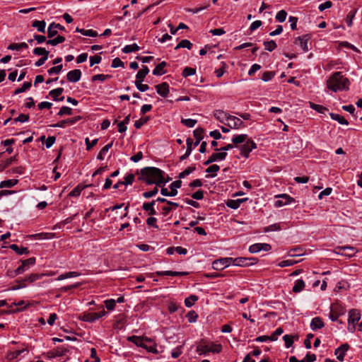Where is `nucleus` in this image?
Wrapping results in <instances>:
<instances>
[{"label": "nucleus", "mask_w": 362, "mask_h": 362, "mask_svg": "<svg viewBox=\"0 0 362 362\" xmlns=\"http://www.w3.org/2000/svg\"><path fill=\"white\" fill-rule=\"evenodd\" d=\"M164 176L165 172L158 168L145 167L141 170L140 179L148 185L155 184L158 187H163L168 182Z\"/></svg>", "instance_id": "f257e3e1"}, {"label": "nucleus", "mask_w": 362, "mask_h": 362, "mask_svg": "<svg viewBox=\"0 0 362 362\" xmlns=\"http://www.w3.org/2000/svg\"><path fill=\"white\" fill-rule=\"evenodd\" d=\"M349 80L342 75L341 72L334 73L327 81V87L334 92L349 89Z\"/></svg>", "instance_id": "f03ea898"}, {"label": "nucleus", "mask_w": 362, "mask_h": 362, "mask_svg": "<svg viewBox=\"0 0 362 362\" xmlns=\"http://www.w3.org/2000/svg\"><path fill=\"white\" fill-rule=\"evenodd\" d=\"M127 340L129 341L134 343L137 346L141 347V348L147 350L148 352L157 353V349L155 346H148L145 344L146 341H148V342L151 341V339L146 337H139V336L132 335V336L128 337Z\"/></svg>", "instance_id": "7ed1b4c3"}, {"label": "nucleus", "mask_w": 362, "mask_h": 362, "mask_svg": "<svg viewBox=\"0 0 362 362\" xmlns=\"http://www.w3.org/2000/svg\"><path fill=\"white\" fill-rule=\"evenodd\" d=\"M221 351V344H206L201 342L197 347V352L199 355H205L207 353L212 352L214 354H218Z\"/></svg>", "instance_id": "20e7f679"}, {"label": "nucleus", "mask_w": 362, "mask_h": 362, "mask_svg": "<svg viewBox=\"0 0 362 362\" xmlns=\"http://www.w3.org/2000/svg\"><path fill=\"white\" fill-rule=\"evenodd\" d=\"M240 154L247 158L249 157L250 153L253 150L257 148V144L254 142V141L248 138L247 140L242 145L239 146Z\"/></svg>", "instance_id": "39448f33"}, {"label": "nucleus", "mask_w": 362, "mask_h": 362, "mask_svg": "<svg viewBox=\"0 0 362 362\" xmlns=\"http://www.w3.org/2000/svg\"><path fill=\"white\" fill-rule=\"evenodd\" d=\"M35 263V257H30L23 261H21V265L13 271V275H12V276H16L21 274H23L24 272L27 271L30 268V267L34 265Z\"/></svg>", "instance_id": "423d86ee"}, {"label": "nucleus", "mask_w": 362, "mask_h": 362, "mask_svg": "<svg viewBox=\"0 0 362 362\" xmlns=\"http://www.w3.org/2000/svg\"><path fill=\"white\" fill-rule=\"evenodd\" d=\"M257 262V259L255 257H237L233 258L232 264L238 267H247L252 265Z\"/></svg>", "instance_id": "0eeeda50"}, {"label": "nucleus", "mask_w": 362, "mask_h": 362, "mask_svg": "<svg viewBox=\"0 0 362 362\" xmlns=\"http://www.w3.org/2000/svg\"><path fill=\"white\" fill-rule=\"evenodd\" d=\"M105 315L106 312L103 309L99 313H83L81 315L80 319L84 322H93Z\"/></svg>", "instance_id": "6e6552de"}, {"label": "nucleus", "mask_w": 362, "mask_h": 362, "mask_svg": "<svg viewBox=\"0 0 362 362\" xmlns=\"http://www.w3.org/2000/svg\"><path fill=\"white\" fill-rule=\"evenodd\" d=\"M233 257H224L216 259L212 262V268L215 270H222L232 264Z\"/></svg>", "instance_id": "1a4fd4ad"}, {"label": "nucleus", "mask_w": 362, "mask_h": 362, "mask_svg": "<svg viewBox=\"0 0 362 362\" xmlns=\"http://www.w3.org/2000/svg\"><path fill=\"white\" fill-rule=\"evenodd\" d=\"M361 318L360 313L354 309L349 311L348 323L349 325V330L351 332L355 330V323L358 322Z\"/></svg>", "instance_id": "9d476101"}, {"label": "nucleus", "mask_w": 362, "mask_h": 362, "mask_svg": "<svg viewBox=\"0 0 362 362\" xmlns=\"http://www.w3.org/2000/svg\"><path fill=\"white\" fill-rule=\"evenodd\" d=\"M276 198H281V199L276 200L274 202L275 207H281L295 202L294 199L287 194H278Z\"/></svg>", "instance_id": "9b49d317"}, {"label": "nucleus", "mask_w": 362, "mask_h": 362, "mask_svg": "<svg viewBox=\"0 0 362 362\" xmlns=\"http://www.w3.org/2000/svg\"><path fill=\"white\" fill-rule=\"evenodd\" d=\"M62 30V31H65V28L59 24V23H56L54 22H52V23L49 24L48 28H47V37L49 38H52L54 37V36H56L58 33L57 30Z\"/></svg>", "instance_id": "f8f14e48"}, {"label": "nucleus", "mask_w": 362, "mask_h": 362, "mask_svg": "<svg viewBox=\"0 0 362 362\" xmlns=\"http://www.w3.org/2000/svg\"><path fill=\"white\" fill-rule=\"evenodd\" d=\"M229 119L228 122H227L226 125L231 129H238L240 127H245V123L238 117L233 115H229L228 117Z\"/></svg>", "instance_id": "ddd939ff"}, {"label": "nucleus", "mask_w": 362, "mask_h": 362, "mask_svg": "<svg viewBox=\"0 0 362 362\" xmlns=\"http://www.w3.org/2000/svg\"><path fill=\"white\" fill-rule=\"evenodd\" d=\"M349 344L347 343H344L335 349L334 355L337 356V358L339 361H343L344 360L346 353L349 349Z\"/></svg>", "instance_id": "4468645a"}, {"label": "nucleus", "mask_w": 362, "mask_h": 362, "mask_svg": "<svg viewBox=\"0 0 362 362\" xmlns=\"http://www.w3.org/2000/svg\"><path fill=\"white\" fill-rule=\"evenodd\" d=\"M10 236L11 233L8 232L0 237L1 240L4 241V243L2 244L1 249H28L27 247H23V245L18 246L16 244H8L7 242H6V240Z\"/></svg>", "instance_id": "2eb2a0df"}, {"label": "nucleus", "mask_w": 362, "mask_h": 362, "mask_svg": "<svg viewBox=\"0 0 362 362\" xmlns=\"http://www.w3.org/2000/svg\"><path fill=\"white\" fill-rule=\"evenodd\" d=\"M227 155H228V153L226 152L214 153L208 158V160L204 163V165H209L214 162L218 161V160H223L226 159Z\"/></svg>", "instance_id": "dca6fc26"}, {"label": "nucleus", "mask_w": 362, "mask_h": 362, "mask_svg": "<svg viewBox=\"0 0 362 362\" xmlns=\"http://www.w3.org/2000/svg\"><path fill=\"white\" fill-rule=\"evenodd\" d=\"M303 255H305V253L291 254V255H289V257H290L289 259L280 262L278 265L281 267H285L293 265L300 262V260L294 259V257H300Z\"/></svg>", "instance_id": "f3484780"}, {"label": "nucleus", "mask_w": 362, "mask_h": 362, "mask_svg": "<svg viewBox=\"0 0 362 362\" xmlns=\"http://www.w3.org/2000/svg\"><path fill=\"white\" fill-rule=\"evenodd\" d=\"M81 77V71L79 69H74L69 71L66 74L67 80L71 83L78 82Z\"/></svg>", "instance_id": "a211bd4d"}, {"label": "nucleus", "mask_w": 362, "mask_h": 362, "mask_svg": "<svg viewBox=\"0 0 362 362\" xmlns=\"http://www.w3.org/2000/svg\"><path fill=\"white\" fill-rule=\"evenodd\" d=\"M156 201H151L150 202H144L142 205V209L147 213L148 216H155L158 213L154 208Z\"/></svg>", "instance_id": "6ab92c4d"}, {"label": "nucleus", "mask_w": 362, "mask_h": 362, "mask_svg": "<svg viewBox=\"0 0 362 362\" xmlns=\"http://www.w3.org/2000/svg\"><path fill=\"white\" fill-rule=\"evenodd\" d=\"M310 39V36L308 34L303 35V36L298 37L295 40V44H298V40H300V46L303 52L308 51V42Z\"/></svg>", "instance_id": "aec40b11"}, {"label": "nucleus", "mask_w": 362, "mask_h": 362, "mask_svg": "<svg viewBox=\"0 0 362 362\" xmlns=\"http://www.w3.org/2000/svg\"><path fill=\"white\" fill-rule=\"evenodd\" d=\"M158 94L160 96L165 98L169 93V85L166 82H163L160 84L155 86Z\"/></svg>", "instance_id": "412c9836"}, {"label": "nucleus", "mask_w": 362, "mask_h": 362, "mask_svg": "<svg viewBox=\"0 0 362 362\" xmlns=\"http://www.w3.org/2000/svg\"><path fill=\"white\" fill-rule=\"evenodd\" d=\"M214 115L216 119H218L220 122L226 125L227 122H228L229 119L228 118L230 115H228L226 112L217 110L214 112Z\"/></svg>", "instance_id": "4be33fe9"}, {"label": "nucleus", "mask_w": 362, "mask_h": 362, "mask_svg": "<svg viewBox=\"0 0 362 362\" xmlns=\"http://www.w3.org/2000/svg\"><path fill=\"white\" fill-rule=\"evenodd\" d=\"M247 134H235L232 138V142L235 147H238L243 144L248 139Z\"/></svg>", "instance_id": "5701e85b"}, {"label": "nucleus", "mask_w": 362, "mask_h": 362, "mask_svg": "<svg viewBox=\"0 0 362 362\" xmlns=\"http://www.w3.org/2000/svg\"><path fill=\"white\" fill-rule=\"evenodd\" d=\"M54 274V272H50L48 274H31L29 276H28L26 278L23 279L24 281H28L30 283H33L36 280L42 279L44 276H52Z\"/></svg>", "instance_id": "b1692460"}, {"label": "nucleus", "mask_w": 362, "mask_h": 362, "mask_svg": "<svg viewBox=\"0 0 362 362\" xmlns=\"http://www.w3.org/2000/svg\"><path fill=\"white\" fill-rule=\"evenodd\" d=\"M157 276H183L189 274L187 272H173V271H164V272H156L155 273Z\"/></svg>", "instance_id": "393cba45"}, {"label": "nucleus", "mask_w": 362, "mask_h": 362, "mask_svg": "<svg viewBox=\"0 0 362 362\" xmlns=\"http://www.w3.org/2000/svg\"><path fill=\"white\" fill-rule=\"evenodd\" d=\"M325 326L324 322L320 317H315L312 319L310 322L311 329L315 331L318 329H321Z\"/></svg>", "instance_id": "a878e982"}, {"label": "nucleus", "mask_w": 362, "mask_h": 362, "mask_svg": "<svg viewBox=\"0 0 362 362\" xmlns=\"http://www.w3.org/2000/svg\"><path fill=\"white\" fill-rule=\"evenodd\" d=\"M204 133V129L201 127H199V128L196 129L195 130H194L193 134L196 139V141L194 143H193V144H192V145H194V147H196L197 146L199 145V144L200 143V141H202V139L204 137V136H203Z\"/></svg>", "instance_id": "bb28decb"}, {"label": "nucleus", "mask_w": 362, "mask_h": 362, "mask_svg": "<svg viewBox=\"0 0 362 362\" xmlns=\"http://www.w3.org/2000/svg\"><path fill=\"white\" fill-rule=\"evenodd\" d=\"M186 143H187V149H185L186 152L184 155H182L180 158V161L185 160L191 154L192 148H192L193 141L191 138H187Z\"/></svg>", "instance_id": "cd10ccee"}, {"label": "nucleus", "mask_w": 362, "mask_h": 362, "mask_svg": "<svg viewBox=\"0 0 362 362\" xmlns=\"http://www.w3.org/2000/svg\"><path fill=\"white\" fill-rule=\"evenodd\" d=\"M149 73V69L147 66H142L141 69H140L136 75V81H144V78Z\"/></svg>", "instance_id": "c85d7f7f"}, {"label": "nucleus", "mask_w": 362, "mask_h": 362, "mask_svg": "<svg viewBox=\"0 0 362 362\" xmlns=\"http://www.w3.org/2000/svg\"><path fill=\"white\" fill-rule=\"evenodd\" d=\"M32 26L37 28V31L40 33H45L46 22L45 21L35 20L33 22Z\"/></svg>", "instance_id": "c756f323"}, {"label": "nucleus", "mask_w": 362, "mask_h": 362, "mask_svg": "<svg viewBox=\"0 0 362 362\" xmlns=\"http://www.w3.org/2000/svg\"><path fill=\"white\" fill-rule=\"evenodd\" d=\"M167 66V63L165 62H162L158 64L156 68L153 70V74L155 76H161L166 73L163 69Z\"/></svg>", "instance_id": "7c9ffc66"}, {"label": "nucleus", "mask_w": 362, "mask_h": 362, "mask_svg": "<svg viewBox=\"0 0 362 362\" xmlns=\"http://www.w3.org/2000/svg\"><path fill=\"white\" fill-rule=\"evenodd\" d=\"M181 185L182 181L180 180L173 182L169 186L170 189V194L173 197L176 196L178 193L177 189L181 187Z\"/></svg>", "instance_id": "2f4dec72"}, {"label": "nucleus", "mask_w": 362, "mask_h": 362, "mask_svg": "<svg viewBox=\"0 0 362 362\" xmlns=\"http://www.w3.org/2000/svg\"><path fill=\"white\" fill-rule=\"evenodd\" d=\"M220 170L219 165L216 164H213L206 168V172L207 173H211V175H207L206 177H214L216 175V173Z\"/></svg>", "instance_id": "473e14b6"}, {"label": "nucleus", "mask_w": 362, "mask_h": 362, "mask_svg": "<svg viewBox=\"0 0 362 362\" xmlns=\"http://www.w3.org/2000/svg\"><path fill=\"white\" fill-rule=\"evenodd\" d=\"M329 115L333 120L337 121L341 124L347 125L349 124L348 121L339 114L331 112Z\"/></svg>", "instance_id": "72a5a7b5"}, {"label": "nucleus", "mask_w": 362, "mask_h": 362, "mask_svg": "<svg viewBox=\"0 0 362 362\" xmlns=\"http://www.w3.org/2000/svg\"><path fill=\"white\" fill-rule=\"evenodd\" d=\"M113 144V141H111L108 144L105 145L98 154L97 158L98 160H103L104 159V156L106 153L112 148Z\"/></svg>", "instance_id": "f704fd0d"}, {"label": "nucleus", "mask_w": 362, "mask_h": 362, "mask_svg": "<svg viewBox=\"0 0 362 362\" xmlns=\"http://www.w3.org/2000/svg\"><path fill=\"white\" fill-rule=\"evenodd\" d=\"M76 32L80 33L83 35L90 37H97L98 33L93 30H85L83 28H76Z\"/></svg>", "instance_id": "c9c22d12"}, {"label": "nucleus", "mask_w": 362, "mask_h": 362, "mask_svg": "<svg viewBox=\"0 0 362 362\" xmlns=\"http://www.w3.org/2000/svg\"><path fill=\"white\" fill-rule=\"evenodd\" d=\"M64 92L63 88H57L49 91V95L52 98L54 101H58V98Z\"/></svg>", "instance_id": "e433bc0d"}, {"label": "nucleus", "mask_w": 362, "mask_h": 362, "mask_svg": "<svg viewBox=\"0 0 362 362\" xmlns=\"http://www.w3.org/2000/svg\"><path fill=\"white\" fill-rule=\"evenodd\" d=\"M304 287H305L304 281L302 279H298L295 281V284H294L292 290L294 293H299L301 291H303Z\"/></svg>", "instance_id": "4c0bfd02"}, {"label": "nucleus", "mask_w": 362, "mask_h": 362, "mask_svg": "<svg viewBox=\"0 0 362 362\" xmlns=\"http://www.w3.org/2000/svg\"><path fill=\"white\" fill-rule=\"evenodd\" d=\"M193 45L188 40H182L175 47V49H178L180 48H187L188 49H191Z\"/></svg>", "instance_id": "58836bf2"}, {"label": "nucleus", "mask_w": 362, "mask_h": 362, "mask_svg": "<svg viewBox=\"0 0 362 362\" xmlns=\"http://www.w3.org/2000/svg\"><path fill=\"white\" fill-rule=\"evenodd\" d=\"M309 106L311 109L318 112L319 113L324 114L328 111V109L322 105L315 104L314 103L309 102Z\"/></svg>", "instance_id": "ea45409f"}, {"label": "nucleus", "mask_w": 362, "mask_h": 362, "mask_svg": "<svg viewBox=\"0 0 362 362\" xmlns=\"http://www.w3.org/2000/svg\"><path fill=\"white\" fill-rule=\"evenodd\" d=\"M140 49V47L137 44L134 43L132 45H127L122 49L124 53H130L133 52H137Z\"/></svg>", "instance_id": "a19ab883"}, {"label": "nucleus", "mask_w": 362, "mask_h": 362, "mask_svg": "<svg viewBox=\"0 0 362 362\" xmlns=\"http://www.w3.org/2000/svg\"><path fill=\"white\" fill-rule=\"evenodd\" d=\"M64 41H65V37L64 36L58 35L57 37H55L54 39L49 38V40H48L47 41V44L51 45L52 46H56L59 43L64 42Z\"/></svg>", "instance_id": "79ce46f5"}, {"label": "nucleus", "mask_w": 362, "mask_h": 362, "mask_svg": "<svg viewBox=\"0 0 362 362\" xmlns=\"http://www.w3.org/2000/svg\"><path fill=\"white\" fill-rule=\"evenodd\" d=\"M18 180H16V179L6 180L2 181L0 183V188H4V187L11 188V187H13L14 185H16L18 183Z\"/></svg>", "instance_id": "37998d69"}, {"label": "nucleus", "mask_w": 362, "mask_h": 362, "mask_svg": "<svg viewBox=\"0 0 362 362\" xmlns=\"http://www.w3.org/2000/svg\"><path fill=\"white\" fill-rule=\"evenodd\" d=\"M28 47V44L25 42H21L19 44L11 43L8 47V49L19 51L21 49H27Z\"/></svg>", "instance_id": "c03bdc74"}, {"label": "nucleus", "mask_w": 362, "mask_h": 362, "mask_svg": "<svg viewBox=\"0 0 362 362\" xmlns=\"http://www.w3.org/2000/svg\"><path fill=\"white\" fill-rule=\"evenodd\" d=\"M31 86H32V83L30 81L24 82L22 87L17 88L14 91V94L17 95V94L23 93V92L26 91L27 90H28L31 87Z\"/></svg>", "instance_id": "a18cd8bd"}, {"label": "nucleus", "mask_w": 362, "mask_h": 362, "mask_svg": "<svg viewBox=\"0 0 362 362\" xmlns=\"http://www.w3.org/2000/svg\"><path fill=\"white\" fill-rule=\"evenodd\" d=\"M263 45L265 47V49L269 52H272L274 49H276L277 46L276 43L273 40H271L269 41H264Z\"/></svg>", "instance_id": "49530a36"}, {"label": "nucleus", "mask_w": 362, "mask_h": 362, "mask_svg": "<svg viewBox=\"0 0 362 362\" xmlns=\"http://www.w3.org/2000/svg\"><path fill=\"white\" fill-rule=\"evenodd\" d=\"M356 9H353L348 13V14L346 17V23L349 27H351L352 25V21L356 15Z\"/></svg>", "instance_id": "de8ad7c7"}, {"label": "nucleus", "mask_w": 362, "mask_h": 362, "mask_svg": "<svg viewBox=\"0 0 362 362\" xmlns=\"http://www.w3.org/2000/svg\"><path fill=\"white\" fill-rule=\"evenodd\" d=\"M198 300V297L195 295H191L189 297L185 298V305L187 308L193 305L194 303Z\"/></svg>", "instance_id": "09e8293b"}, {"label": "nucleus", "mask_w": 362, "mask_h": 362, "mask_svg": "<svg viewBox=\"0 0 362 362\" xmlns=\"http://www.w3.org/2000/svg\"><path fill=\"white\" fill-rule=\"evenodd\" d=\"M196 74V69L192 67H185L182 71V76L186 78L190 76H193Z\"/></svg>", "instance_id": "8fccbe9b"}, {"label": "nucleus", "mask_w": 362, "mask_h": 362, "mask_svg": "<svg viewBox=\"0 0 362 362\" xmlns=\"http://www.w3.org/2000/svg\"><path fill=\"white\" fill-rule=\"evenodd\" d=\"M85 187L81 186V185H78L75 187L69 193L70 197H78L81 194V191L84 189Z\"/></svg>", "instance_id": "3c124183"}, {"label": "nucleus", "mask_w": 362, "mask_h": 362, "mask_svg": "<svg viewBox=\"0 0 362 362\" xmlns=\"http://www.w3.org/2000/svg\"><path fill=\"white\" fill-rule=\"evenodd\" d=\"M73 114V110L71 107L67 106H63L61 107L60 110L57 113V115L62 117L64 115H71Z\"/></svg>", "instance_id": "603ef678"}, {"label": "nucleus", "mask_w": 362, "mask_h": 362, "mask_svg": "<svg viewBox=\"0 0 362 362\" xmlns=\"http://www.w3.org/2000/svg\"><path fill=\"white\" fill-rule=\"evenodd\" d=\"M196 169L195 166H190L186 168L184 171L180 173L178 175L179 179L185 178L186 176L189 175L190 173H192L193 171H194Z\"/></svg>", "instance_id": "864d4df0"}, {"label": "nucleus", "mask_w": 362, "mask_h": 362, "mask_svg": "<svg viewBox=\"0 0 362 362\" xmlns=\"http://www.w3.org/2000/svg\"><path fill=\"white\" fill-rule=\"evenodd\" d=\"M149 119L150 117L148 116L142 117L135 122L134 126L136 129H140L144 124H146Z\"/></svg>", "instance_id": "5fc2aeb1"}, {"label": "nucleus", "mask_w": 362, "mask_h": 362, "mask_svg": "<svg viewBox=\"0 0 362 362\" xmlns=\"http://www.w3.org/2000/svg\"><path fill=\"white\" fill-rule=\"evenodd\" d=\"M62 64H59L48 69L47 73L49 76H52L53 74H59L62 71Z\"/></svg>", "instance_id": "6e6d98bb"}, {"label": "nucleus", "mask_w": 362, "mask_h": 362, "mask_svg": "<svg viewBox=\"0 0 362 362\" xmlns=\"http://www.w3.org/2000/svg\"><path fill=\"white\" fill-rule=\"evenodd\" d=\"M287 16V13L284 10L279 11L276 15V20L280 23L285 21Z\"/></svg>", "instance_id": "4d7b16f0"}, {"label": "nucleus", "mask_w": 362, "mask_h": 362, "mask_svg": "<svg viewBox=\"0 0 362 362\" xmlns=\"http://www.w3.org/2000/svg\"><path fill=\"white\" fill-rule=\"evenodd\" d=\"M33 54L37 56L49 55V52L44 47H35Z\"/></svg>", "instance_id": "13d9d810"}, {"label": "nucleus", "mask_w": 362, "mask_h": 362, "mask_svg": "<svg viewBox=\"0 0 362 362\" xmlns=\"http://www.w3.org/2000/svg\"><path fill=\"white\" fill-rule=\"evenodd\" d=\"M158 192V186H156V187H154L152 190L149 191V192H145L143 193V197L146 199H149V198H151L154 196H156Z\"/></svg>", "instance_id": "bf43d9fd"}, {"label": "nucleus", "mask_w": 362, "mask_h": 362, "mask_svg": "<svg viewBox=\"0 0 362 362\" xmlns=\"http://www.w3.org/2000/svg\"><path fill=\"white\" fill-rule=\"evenodd\" d=\"M197 121L193 119H182L181 123L187 127H194Z\"/></svg>", "instance_id": "052dcab7"}, {"label": "nucleus", "mask_w": 362, "mask_h": 362, "mask_svg": "<svg viewBox=\"0 0 362 362\" xmlns=\"http://www.w3.org/2000/svg\"><path fill=\"white\" fill-rule=\"evenodd\" d=\"M104 303L108 310H113L116 305V300L114 299H107L105 300Z\"/></svg>", "instance_id": "680f3d73"}, {"label": "nucleus", "mask_w": 362, "mask_h": 362, "mask_svg": "<svg viewBox=\"0 0 362 362\" xmlns=\"http://www.w3.org/2000/svg\"><path fill=\"white\" fill-rule=\"evenodd\" d=\"M143 81H135L134 83L136 87V88L140 90L141 92H144L148 90L149 86L146 84H143Z\"/></svg>", "instance_id": "e2e57ef3"}, {"label": "nucleus", "mask_w": 362, "mask_h": 362, "mask_svg": "<svg viewBox=\"0 0 362 362\" xmlns=\"http://www.w3.org/2000/svg\"><path fill=\"white\" fill-rule=\"evenodd\" d=\"M283 339L284 340L286 348H289L292 346L293 343V337L292 335L286 334L283 337Z\"/></svg>", "instance_id": "0e129e2a"}, {"label": "nucleus", "mask_w": 362, "mask_h": 362, "mask_svg": "<svg viewBox=\"0 0 362 362\" xmlns=\"http://www.w3.org/2000/svg\"><path fill=\"white\" fill-rule=\"evenodd\" d=\"M274 76H275V72L274 71H265L262 74V81H264L265 82H267V81L272 80V78Z\"/></svg>", "instance_id": "69168bd1"}, {"label": "nucleus", "mask_w": 362, "mask_h": 362, "mask_svg": "<svg viewBox=\"0 0 362 362\" xmlns=\"http://www.w3.org/2000/svg\"><path fill=\"white\" fill-rule=\"evenodd\" d=\"M262 21H259V20L255 21L253 23H252V24L250 25V26L249 28L248 34H251L254 30H255L256 29L259 28L262 25Z\"/></svg>", "instance_id": "338daca9"}, {"label": "nucleus", "mask_w": 362, "mask_h": 362, "mask_svg": "<svg viewBox=\"0 0 362 362\" xmlns=\"http://www.w3.org/2000/svg\"><path fill=\"white\" fill-rule=\"evenodd\" d=\"M186 317L189 322H196L198 315L194 311L192 310L187 314Z\"/></svg>", "instance_id": "774afa93"}]
</instances>
